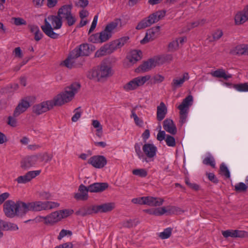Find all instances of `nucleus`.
<instances>
[{"instance_id":"obj_1","label":"nucleus","mask_w":248,"mask_h":248,"mask_svg":"<svg viewBox=\"0 0 248 248\" xmlns=\"http://www.w3.org/2000/svg\"><path fill=\"white\" fill-rule=\"evenodd\" d=\"M80 88L79 83L75 82L65 88L63 91L54 97L53 99L43 102L33 107V111L37 115L52 109L54 106H61L70 102Z\"/></svg>"},{"instance_id":"obj_2","label":"nucleus","mask_w":248,"mask_h":248,"mask_svg":"<svg viewBox=\"0 0 248 248\" xmlns=\"http://www.w3.org/2000/svg\"><path fill=\"white\" fill-rule=\"evenodd\" d=\"M121 23L120 19H115L114 21L108 23L104 30L100 32L91 35L89 38V41L93 43H102L107 41L117 31V27Z\"/></svg>"},{"instance_id":"obj_3","label":"nucleus","mask_w":248,"mask_h":248,"mask_svg":"<svg viewBox=\"0 0 248 248\" xmlns=\"http://www.w3.org/2000/svg\"><path fill=\"white\" fill-rule=\"evenodd\" d=\"M62 24V19L57 14L56 16H48L45 19V25L41 27L47 36L52 39H57L59 37V34L54 32V30L60 29Z\"/></svg>"},{"instance_id":"obj_4","label":"nucleus","mask_w":248,"mask_h":248,"mask_svg":"<svg viewBox=\"0 0 248 248\" xmlns=\"http://www.w3.org/2000/svg\"><path fill=\"white\" fill-rule=\"evenodd\" d=\"M25 202L18 201L15 202L12 200H8L3 204V211L5 215L9 217H14L16 216H22L26 214Z\"/></svg>"},{"instance_id":"obj_5","label":"nucleus","mask_w":248,"mask_h":248,"mask_svg":"<svg viewBox=\"0 0 248 248\" xmlns=\"http://www.w3.org/2000/svg\"><path fill=\"white\" fill-rule=\"evenodd\" d=\"M112 75V72L110 67L106 63H103L97 69H93L90 71L87 76L90 79L100 80L102 78L109 77Z\"/></svg>"},{"instance_id":"obj_6","label":"nucleus","mask_w":248,"mask_h":248,"mask_svg":"<svg viewBox=\"0 0 248 248\" xmlns=\"http://www.w3.org/2000/svg\"><path fill=\"white\" fill-rule=\"evenodd\" d=\"M165 11H158L150 14L147 17L143 19L138 24L136 29L140 30L150 27L162 19L165 16Z\"/></svg>"},{"instance_id":"obj_7","label":"nucleus","mask_w":248,"mask_h":248,"mask_svg":"<svg viewBox=\"0 0 248 248\" xmlns=\"http://www.w3.org/2000/svg\"><path fill=\"white\" fill-rule=\"evenodd\" d=\"M150 78L151 76L149 75L138 77L124 84L123 86V89L126 92L136 90L139 87L143 85Z\"/></svg>"},{"instance_id":"obj_8","label":"nucleus","mask_w":248,"mask_h":248,"mask_svg":"<svg viewBox=\"0 0 248 248\" xmlns=\"http://www.w3.org/2000/svg\"><path fill=\"white\" fill-rule=\"evenodd\" d=\"M143 155L142 161L146 162L153 161L156 156L157 151V147L152 143H145L142 147Z\"/></svg>"},{"instance_id":"obj_9","label":"nucleus","mask_w":248,"mask_h":248,"mask_svg":"<svg viewBox=\"0 0 248 248\" xmlns=\"http://www.w3.org/2000/svg\"><path fill=\"white\" fill-rule=\"evenodd\" d=\"M80 56H81L80 52L76 47L70 52L67 58L62 62V64L70 69L74 67H77L78 65L77 61Z\"/></svg>"},{"instance_id":"obj_10","label":"nucleus","mask_w":248,"mask_h":248,"mask_svg":"<svg viewBox=\"0 0 248 248\" xmlns=\"http://www.w3.org/2000/svg\"><path fill=\"white\" fill-rule=\"evenodd\" d=\"M46 202L41 201L25 203L24 205L25 207L26 214L29 211L38 212L46 210Z\"/></svg>"},{"instance_id":"obj_11","label":"nucleus","mask_w":248,"mask_h":248,"mask_svg":"<svg viewBox=\"0 0 248 248\" xmlns=\"http://www.w3.org/2000/svg\"><path fill=\"white\" fill-rule=\"evenodd\" d=\"M88 163L95 168L101 169L107 164V160L103 155H94L88 160Z\"/></svg>"},{"instance_id":"obj_12","label":"nucleus","mask_w":248,"mask_h":248,"mask_svg":"<svg viewBox=\"0 0 248 248\" xmlns=\"http://www.w3.org/2000/svg\"><path fill=\"white\" fill-rule=\"evenodd\" d=\"M159 30L160 27L158 26L154 27L147 30L145 36L140 41V43L144 44L154 40L158 36Z\"/></svg>"},{"instance_id":"obj_13","label":"nucleus","mask_w":248,"mask_h":248,"mask_svg":"<svg viewBox=\"0 0 248 248\" xmlns=\"http://www.w3.org/2000/svg\"><path fill=\"white\" fill-rule=\"evenodd\" d=\"M38 158L37 155L28 156L24 158L20 163L21 168L24 170L29 169L36 164Z\"/></svg>"},{"instance_id":"obj_14","label":"nucleus","mask_w":248,"mask_h":248,"mask_svg":"<svg viewBox=\"0 0 248 248\" xmlns=\"http://www.w3.org/2000/svg\"><path fill=\"white\" fill-rule=\"evenodd\" d=\"M156 139L160 141L165 140L166 144L169 147H174L176 145L174 138L172 136L166 135L164 131L160 130L157 135Z\"/></svg>"},{"instance_id":"obj_15","label":"nucleus","mask_w":248,"mask_h":248,"mask_svg":"<svg viewBox=\"0 0 248 248\" xmlns=\"http://www.w3.org/2000/svg\"><path fill=\"white\" fill-rule=\"evenodd\" d=\"M40 172L41 170H40L30 171L25 175L18 177L16 179V181H17L18 184H25L39 175Z\"/></svg>"},{"instance_id":"obj_16","label":"nucleus","mask_w":248,"mask_h":248,"mask_svg":"<svg viewBox=\"0 0 248 248\" xmlns=\"http://www.w3.org/2000/svg\"><path fill=\"white\" fill-rule=\"evenodd\" d=\"M30 107V104L28 101L25 99L21 100L14 111V117L18 116L20 114L24 112Z\"/></svg>"},{"instance_id":"obj_17","label":"nucleus","mask_w":248,"mask_h":248,"mask_svg":"<svg viewBox=\"0 0 248 248\" xmlns=\"http://www.w3.org/2000/svg\"><path fill=\"white\" fill-rule=\"evenodd\" d=\"M192 102L193 97L192 95H189L185 98L178 107L180 110V114H187L188 108L192 105Z\"/></svg>"},{"instance_id":"obj_18","label":"nucleus","mask_w":248,"mask_h":248,"mask_svg":"<svg viewBox=\"0 0 248 248\" xmlns=\"http://www.w3.org/2000/svg\"><path fill=\"white\" fill-rule=\"evenodd\" d=\"M189 78V76L187 73H185L182 77L176 78L173 79L171 83V86L173 90H175L177 88H180L182 86L184 83L188 80Z\"/></svg>"},{"instance_id":"obj_19","label":"nucleus","mask_w":248,"mask_h":248,"mask_svg":"<svg viewBox=\"0 0 248 248\" xmlns=\"http://www.w3.org/2000/svg\"><path fill=\"white\" fill-rule=\"evenodd\" d=\"M248 20V5L243 11L238 12L235 16L236 24H242Z\"/></svg>"},{"instance_id":"obj_20","label":"nucleus","mask_w":248,"mask_h":248,"mask_svg":"<svg viewBox=\"0 0 248 248\" xmlns=\"http://www.w3.org/2000/svg\"><path fill=\"white\" fill-rule=\"evenodd\" d=\"M108 186L107 183H94L88 186V190L92 193L100 192L104 191Z\"/></svg>"},{"instance_id":"obj_21","label":"nucleus","mask_w":248,"mask_h":248,"mask_svg":"<svg viewBox=\"0 0 248 248\" xmlns=\"http://www.w3.org/2000/svg\"><path fill=\"white\" fill-rule=\"evenodd\" d=\"M164 202L163 199L151 196L144 197V203L150 206H159L161 205Z\"/></svg>"},{"instance_id":"obj_22","label":"nucleus","mask_w":248,"mask_h":248,"mask_svg":"<svg viewBox=\"0 0 248 248\" xmlns=\"http://www.w3.org/2000/svg\"><path fill=\"white\" fill-rule=\"evenodd\" d=\"M78 192L75 195L74 197L76 199L82 201L87 200L88 192H89L88 186L87 187L82 184L80 185L78 188Z\"/></svg>"},{"instance_id":"obj_23","label":"nucleus","mask_w":248,"mask_h":248,"mask_svg":"<svg viewBox=\"0 0 248 248\" xmlns=\"http://www.w3.org/2000/svg\"><path fill=\"white\" fill-rule=\"evenodd\" d=\"M58 211L53 212L45 217V224L48 225L57 223L62 219Z\"/></svg>"},{"instance_id":"obj_24","label":"nucleus","mask_w":248,"mask_h":248,"mask_svg":"<svg viewBox=\"0 0 248 248\" xmlns=\"http://www.w3.org/2000/svg\"><path fill=\"white\" fill-rule=\"evenodd\" d=\"M178 208L175 206H171L169 207V209L167 210L166 209L165 207L157 208L154 209V212L153 213V215L155 216H162L165 213H175L177 212Z\"/></svg>"},{"instance_id":"obj_25","label":"nucleus","mask_w":248,"mask_h":248,"mask_svg":"<svg viewBox=\"0 0 248 248\" xmlns=\"http://www.w3.org/2000/svg\"><path fill=\"white\" fill-rule=\"evenodd\" d=\"M114 208L115 203L113 202H108L95 205L96 213L108 212L112 211Z\"/></svg>"},{"instance_id":"obj_26","label":"nucleus","mask_w":248,"mask_h":248,"mask_svg":"<svg viewBox=\"0 0 248 248\" xmlns=\"http://www.w3.org/2000/svg\"><path fill=\"white\" fill-rule=\"evenodd\" d=\"M113 51L114 50L110 43L109 44L104 45L99 50H98L95 52V56L96 57H100L107 54H111Z\"/></svg>"},{"instance_id":"obj_27","label":"nucleus","mask_w":248,"mask_h":248,"mask_svg":"<svg viewBox=\"0 0 248 248\" xmlns=\"http://www.w3.org/2000/svg\"><path fill=\"white\" fill-rule=\"evenodd\" d=\"M163 128L168 133L175 135L177 133V128L171 119H166L163 122Z\"/></svg>"},{"instance_id":"obj_28","label":"nucleus","mask_w":248,"mask_h":248,"mask_svg":"<svg viewBox=\"0 0 248 248\" xmlns=\"http://www.w3.org/2000/svg\"><path fill=\"white\" fill-rule=\"evenodd\" d=\"M72 8L70 5H64L59 9L57 14L62 20L64 19L72 14Z\"/></svg>"},{"instance_id":"obj_29","label":"nucleus","mask_w":248,"mask_h":248,"mask_svg":"<svg viewBox=\"0 0 248 248\" xmlns=\"http://www.w3.org/2000/svg\"><path fill=\"white\" fill-rule=\"evenodd\" d=\"M167 113V108L163 102H161L157 107L156 119L158 121L163 120Z\"/></svg>"},{"instance_id":"obj_30","label":"nucleus","mask_w":248,"mask_h":248,"mask_svg":"<svg viewBox=\"0 0 248 248\" xmlns=\"http://www.w3.org/2000/svg\"><path fill=\"white\" fill-rule=\"evenodd\" d=\"M93 213H96L95 205L83 207L76 212L77 215H79L82 217L91 215Z\"/></svg>"},{"instance_id":"obj_31","label":"nucleus","mask_w":248,"mask_h":248,"mask_svg":"<svg viewBox=\"0 0 248 248\" xmlns=\"http://www.w3.org/2000/svg\"><path fill=\"white\" fill-rule=\"evenodd\" d=\"M129 39V37L124 36L111 42L110 44L114 51L124 46V44L128 41Z\"/></svg>"},{"instance_id":"obj_32","label":"nucleus","mask_w":248,"mask_h":248,"mask_svg":"<svg viewBox=\"0 0 248 248\" xmlns=\"http://www.w3.org/2000/svg\"><path fill=\"white\" fill-rule=\"evenodd\" d=\"M2 227L6 230L16 231L18 229L16 224L11 222H6L2 220H0V238L2 237L3 236V233L1 231Z\"/></svg>"},{"instance_id":"obj_33","label":"nucleus","mask_w":248,"mask_h":248,"mask_svg":"<svg viewBox=\"0 0 248 248\" xmlns=\"http://www.w3.org/2000/svg\"><path fill=\"white\" fill-rule=\"evenodd\" d=\"M155 66V61L153 59H150L141 64L138 67V70L139 72H144L150 70Z\"/></svg>"},{"instance_id":"obj_34","label":"nucleus","mask_w":248,"mask_h":248,"mask_svg":"<svg viewBox=\"0 0 248 248\" xmlns=\"http://www.w3.org/2000/svg\"><path fill=\"white\" fill-rule=\"evenodd\" d=\"M141 52L136 50L130 51L127 58L129 61L134 64L141 59Z\"/></svg>"},{"instance_id":"obj_35","label":"nucleus","mask_w":248,"mask_h":248,"mask_svg":"<svg viewBox=\"0 0 248 248\" xmlns=\"http://www.w3.org/2000/svg\"><path fill=\"white\" fill-rule=\"evenodd\" d=\"M211 74L214 77L223 78L226 80L232 78V75L230 74H227L225 70L223 69H218L211 72Z\"/></svg>"},{"instance_id":"obj_36","label":"nucleus","mask_w":248,"mask_h":248,"mask_svg":"<svg viewBox=\"0 0 248 248\" xmlns=\"http://www.w3.org/2000/svg\"><path fill=\"white\" fill-rule=\"evenodd\" d=\"M232 87L238 92H248V82L232 84Z\"/></svg>"},{"instance_id":"obj_37","label":"nucleus","mask_w":248,"mask_h":248,"mask_svg":"<svg viewBox=\"0 0 248 248\" xmlns=\"http://www.w3.org/2000/svg\"><path fill=\"white\" fill-rule=\"evenodd\" d=\"M81 56H88L90 53V48L88 44H82L77 47Z\"/></svg>"},{"instance_id":"obj_38","label":"nucleus","mask_w":248,"mask_h":248,"mask_svg":"<svg viewBox=\"0 0 248 248\" xmlns=\"http://www.w3.org/2000/svg\"><path fill=\"white\" fill-rule=\"evenodd\" d=\"M171 228H166L163 231V232H160L158 236L162 239H167L170 237L171 234Z\"/></svg>"},{"instance_id":"obj_39","label":"nucleus","mask_w":248,"mask_h":248,"mask_svg":"<svg viewBox=\"0 0 248 248\" xmlns=\"http://www.w3.org/2000/svg\"><path fill=\"white\" fill-rule=\"evenodd\" d=\"M203 163L206 165H210L213 168H215V159L211 155L205 157L203 160Z\"/></svg>"},{"instance_id":"obj_40","label":"nucleus","mask_w":248,"mask_h":248,"mask_svg":"<svg viewBox=\"0 0 248 248\" xmlns=\"http://www.w3.org/2000/svg\"><path fill=\"white\" fill-rule=\"evenodd\" d=\"M220 173L224 175L227 178L230 177V171L227 166L224 163H222L220 166Z\"/></svg>"},{"instance_id":"obj_41","label":"nucleus","mask_w":248,"mask_h":248,"mask_svg":"<svg viewBox=\"0 0 248 248\" xmlns=\"http://www.w3.org/2000/svg\"><path fill=\"white\" fill-rule=\"evenodd\" d=\"M131 117L133 118L136 124L140 127L142 126L143 122L141 119L138 117V116L135 113V110L133 109L131 111Z\"/></svg>"},{"instance_id":"obj_42","label":"nucleus","mask_w":248,"mask_h":248,"mask_svg":"<svg viewBox=\"0 0 248 248\" xmlns=\"http://www.w3.org/2000/svg\"><path fill=\"white\" fill-rule=\"evenodd\" d=\"M248 188L247 186L243 183H239L234 186L235 190L237 192H245Z\"/></svg>"},{"instance_id":"obj_43","label":"nucleus","mask_w":248,"mask_h":248,"mask_svg":"<svg viewBox=\"0 0 248 248\" xmlns=\"http://www.w3.org/2000/svg\"><path fill=\"white\" fill-rule=\"evenodd\" d=\"M132 173L134 175H137L141 177H145L147 175V171L143 169L134 170L132 171Z\"/></svg>"},{"instance_id":"obj_44","label":"nucleus","mask_w":248,"mask_h":248,"mask_svg":"<svg viewBox=\"0 0 248 248\" xmlns=\"http://www.w3.org/2000/svg\"><path fill=\"white\" fill-rule=\"evenodd\" d=\"M58 212L59 214L60 215V216H62L61 217V219L68 217L69 216L72 214L74 212L73 210L68 209L59 210Z\"/></svg>"},{"instance_id":"obj_45","label":"nucleus","mask_w":248,"mask_h":248,"mask_svg":"<svg viewBox=\"0 0 248 248\" xmlns=\"http://www.w3.org/2000/svg\"><path fill=\"white\" fill-rule=\"evenodd\" d=\"M46 210L56 208L60 206V203L57 202L46 201Z\"/></svg>"},{"instance_id":"obj_46","label":"nucleus","mask_w":248,"mask_h":248,"mask_svg":"<svg viewBox=\"0 0 248 248\" xmlns=\"http://www.w3.org/2000/svg\"><path fill=\"white\" fill-rule=\"evenodd\" d=\"M64 20H65L66 21L67 23L69 26H73L74 24H75L77 21V19L75 16L73 15L72 14H71L70 16H67Z\"/></svg>"},{"instance_id":"obj_47","label":"nucleus","mask_w":248,"mask_h":248,"mask_svg":"<svg viewBox=\"0 0 248 248\" xmlns=\"http://www.w3.org/2000/svg\"><path fill=\"white\" fill-rule=\"evenodd\" d=\"M142 143H137L135 144L134 148L135 150V152L138 156V157L140 159H142V158L143 157V154H142L141 150H140V146Z\"/></svg>"},{"instance_id":"obj_48","label":"nucleus","mask_w":248,"mask_h":248,"mask_svg":"<svg viewBox=\"0 0 248 248\" xmlns=\"http://www.w3.org/2000/svg\"><path fill=\"white\" fill-rule=\"evenodd\" d=\"M223 35V32L221 30H218L213 34V37L210 40V42L218 40Z\"/></svg>"},{"instance_id":"obj_49","label":"nucleus","mask_w":248,"mask_h":248,"mask_svg":"<svg viewBox=\"0 0 248 248\" xmlns=\"http://www.w3.org/2000/svg\"><path fill=\"white\" fill-rule=\"evenodd\" d=\"M179 47V43L178 40H175L170 42L169 45V48L170 51H174Z\"/></svg>"},{"instance_id":"obj_50","label":"nucleus","mask_w":248,"mask_h":248,"mask_svg":"<svg viewBox=\"0 0 248 248\" xmlns=\"http://www.w3.org/2000/svg\"><path fill=\"white\" fill-rule=\"evenodd\" d=\"M12 20L14 24L16 26L25 25L27 24L26 21L21 17H13Z\"/></svg>"},{"instance_id":"obj_51","label":"nucleus","mask_w":248,"mask_h":248,"mask_svg":"<svg viewBox=\"0 0 248 248\" xmlns=\"http://www.w3.org/2000/svg\"><path fill=\"white\" fill-rule=\"evenodd\" d=\"M39 196L41 199L44 200L50 199L51 197V195L49 192L45 191L40 192L39 193Z\"/></svg>"},{"instance_id":"obj_52","label":"nucleus","mask_w":248,"mask_h":248,"mask_svg":"<svg viewBox=\"0 0 248 248\" xmlns=\"http://www.w3.org/2000/svg\"><path fill=\"white\" fill-rule=\"evenodd\" d=\"M53 157L52 154H49L47 153H45L41 155V159L42 161L48 162L50 161Z\"/></svg>"},{"instance_id":"obj_53","label":"nucleus","mask_w":248,"mask_h":248,"mask_svg":"<svg viewBox=\"0 0 248 248\" xmlns=\"http://www.w3.org/2000/svg\"><path fill=\"white\" fill-rule=\"evenodd\" d=\"M79 108H77L75 109V114L72 117V121L74 122H77L81 117V111L79 110Z\"/></svg>"},{"instance_id":"obj_54","label":"nucleus","mask_w":248,"mask_h":248,"mask_svg":"<svg viewBox=\"0 0 248 248\" xmlns=\"http://www.w3.org/2000/svg\"><path fill=\"white\" fill-rule=\"evenodd\" d=\"M245 45L237 46L235 48V53L238 55H245Z\"/></svg>"},{"instance_id":"obj_55","label":"nucleus","mask_w":248,"mask_h":248,"mask_svg":"<svg viewBox=\"0 0 248 248\" xmlns=\"http://www.w3.org/2000/svg\"><path fill=\"white\" fill-rule=\"evenodd\" d=\"M206 22V20L205 19H199L193 22H191V27L194 28L197 27L199 26H202Z\"/></svg>"},{"instance_id":"obj_56","label":"nucleus","mask_w":248,"mask_h":248,"mask_svg":"<svg viewBox=\"0 0 248 248\" xmlns=\"http://www.w3.org/2000/svg\"><path fill=\"white\" fill-rule=\"evenodd\" d=\"M222 234L225 238H227L228 237H234V230H228L225 231H222Z\"/></svg>"},{"instance_id":"obj_57","label":"nucleus","mask_w":248,"mask_h":248,"mask_svg":"<svg viewBox=\"0 0 248 248\" xmlns=\"http://www.w3.org/2000/svg\"><path fill=\"white\" fill-rule=\"evenodd\" d=\"M67 234L71 235L72 234V232L70 231L62 229L60 232L59 235L58 236V239L61 240L63 237Z\"/></svg>"},{"instance_id":"obj_58","label":"nucleus","mask_w":248,"mask_h":248,"mask_svg":"<svg viewBox=\"0 0 248 248\" xmlns=\"http://www.w3.org/2000/svg\"><path fill=\"white\" fill-rule=\"evenodd\" d=\"M186 184L191 188L195 190H197L199 188V186L195 183H191L190 182V181L188 179L186 178L185 180Z\"/></svg>"},{"instance_id":"obj_59","label":"nucleus","mask_w":248,"mask_h":248,"mask_svg":"<svg viewBox=\"0 0 248 248\" xmlns=\"http://www.w3.org/2000/svg\"><path fill=\"white\" fill-rule=\"evenodd\" d=\"M97 20H98V16L97 15H96L93 17V19L92 22L91 26L89 31V33H91L95 29V28L96 26V25H97Z\"/></svg>"},{"instance_id":"obj_60","label":"nucleus","mask_w":248,"mask_h":248,"mask_svg":"<svg viewBox=\"0 0 248 248\" xmlns=\"http://www.w3.org/2000/svg\"><path fill=\"white\" fill-rule=\"evenodd\" d=\"M234 237L243 238L246 236V232L243 231L234 230Z\"/></svg>"},{"instance_id":"obj_61","label":"nucleus","mask_w":248,"mask_h":248,"mask_svg":"<svg viewBox=\"0 0 248 248\" xmlns=\"http://www.w3.org/2000/svg\"><path fill=\"white\" fill-rule=\"evenodd\" d=\"M132 202L134 204H144V197L134 198L132 200Z\"/></svg>"},{"instance_id":"obj_62","label":"nucleus","mask_w":248,"mask_h":248,"mask_svg":"<svg viewBox=\"0 0 248 248\" xmlns=\"http://www.w3.org/2000/svg\"><path fill=\"white\" fill-rule=\"evenodd\" d=\"M8 124L13 127H16L17 125L16 120L12 116L8 117Z\"/></svg>"},{"instance_id":"obj_63","label":"nucleus","mask_w":248,"mask_h":248,"mask_svg":"<svg viewBox=\"0 0 248 248\" xmlns=\"http://www.w3.org/2000/svg\"><path fill=\"white\" fill-rule=\"evenodd\" d=\"M207 175L209 180L212 181L214 183H218V180L216 178L215 175L213 173H207Z\"/></svg>"},{"instance_id":"obj_64","label":"nucleus","mask_w":248,"mask_h":248,"mask_svg":"<svg viewBox=\"0 0 248 248\" xmlns=\"http://www.w3.org/2000/svg\"><path fill=\"white\" fill-rule=\"evenodd\" d=\"M187 114H180V124L182 126L186 121Z\"/></svg>"}]
</instances>
